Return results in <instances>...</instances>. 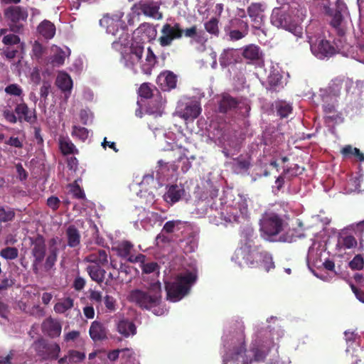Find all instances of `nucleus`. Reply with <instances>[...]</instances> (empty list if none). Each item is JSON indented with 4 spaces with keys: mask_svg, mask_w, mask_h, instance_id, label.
Returning <instances> with one entry per match:
<instances>
[{
    "mask_svg": "<svg viewBox=\"0 0 364 364\" xmlns=\"http://www.w3.org/2000/svg\"><path fill=\"white\" fill-rule=\"evenodd\" d=\"M283 335V331L279 327L272 331L269 327L256 326L250 349L247 351L245 324L242 319L237 318L226 326L223 331V364H249L262 360L274 346L275 341Z\"/></svg>",
    "mask_w": 364,
    "mask_h": 364,
    "instance_id": "nucleus-1",
    "label": "nucleus"
},
{
    "mask_svg": "<svg viewBox=\"0 0 364 364\" xmlns=\"http://www.w3.org/2000/svg\"><path fill=\"white\" fill-rule=\"evenodd\" d=\"M121 50V63L124 66L137 73L140 70L143 74L150 75L157 63V58L151 48L146 50L142 44L133 43L130 46H125Z\"/></svg>",
    "mask_w": 364,
    "mask_h": 364,
    "instance_id": "nucleus-2",
    "label": "nucleus"
},
{
    "mask_svg": "<svg viewBox=\"0 0 364 364\" xmlns=\"http://www.w3.org/2000/svg\"><path fill=\"white\" fill-rule=\"evenodd\" d=\"M197 273L196 262L193 261L188 267L179 272L172 282H166L167 299L176 302L188 294L197 280Z\"/></svg>",
    "mask_w": 364,
    "mask_h": 364,
    "instance_id": "nucleus-3",
    "label": "nucleus"
},
{
    "mask_svg": "<svg viewBox=\"0 0 364 364\" xmlns=\"http://www.w3.org/2000/svg\"><path fill=\"white\" fill-rule=\"evenodd\" d=\"M232 260L242 267H262L267 272L274 268L272 257L268 252H260L255 245L242 244L237 249L232 257Z\"/></svg>",
    "mask_w": 364,
    "mask_h": 364,
    "instance_id": "nucleus-4",
    "label": "nucleus"
},
{
    "mask_svg": "<svg viewBox=\"0 0 364 364\" xmlns=\"http://www.w3.org/2000/svg\"><path fill=\"white\" fill-rule=\"evenodd\" d=\"M129 301L141 308L151 310L156 316L164 314L167 310L159 306L161 299V286L159 282L152 283L146 291L135 289L129 296Z\"/></svg>",
    "mask_w": 364,
    "mask_h": 364,
    "instance_id": "nucleus-5",
    "label": "nucleus"
},
{
    "mask_svg": "<svg viewBox=\"0 0 364 364\" xmlns=\"http://www.w3.org/2000/svg\"><path fill=\"white\" fill-rule=\"evenodd\" d=\"M306 38L312 54L318 59L331 58L338 51V46L331 44L326 39L325 33L320 27H314L311 25L308 26Z\"/></svg>",
    "mask_w": 364,
    "mask_h": 364,
    "instance_id": "nucleus-6",
    "label": "nucleus"
},
{
    "mask_svg": "<svg viewBox=\"0 0 364 364\" xmlns=\"http://www.w3.org/2000/svg\"><path fill=\"white\" fill-rule=\"evenodd\" d=\"M124 12L118 11L112 16L106 15L100 21L102 26L106 28L107 33L118 38V41L112 43L114 49L120 50L129 43V33L126 25L122 20Z\"/></svg>",
    "mask_w": 364,
    "mask_h": 364,
    "instance_id": "nucleus-7",
    "label": "nucleus"
},
{
    "mask_svg": "<svg viewBox=\"0 0 364 364\" xmlns=\"http://www.w3.org/2000/svg\"><path fill=\"white\" fill-rule=\"evenodd\" d=\"M306 11L301 10L297 16L296 21L291 18L284 11L274 9L271 16V23L277 28H282L291 32L296 37V41L303 38V28L299 23L304 19Z\"/></svg>",
    "mask_w": 364,
    "mask_h": 364,
    "instance_id": "nucleus-8",
    "label": "nucleus"
},
{
    "mask_svg": "<svg viewBox=\"0 0 364 364\" xmlns=\"http://www.w3.org/2000/svg\"><path fill=\"white\" fill-rule=\"evenodd\" d=\"M31 255L33 257L32 267L36 274H38L42 267L46 271L50 270L57 260L56 250H52L47 255L46 262L43 265V261L46 256V245L41 238H38L33 242Z\"/></svg>",
    "mask_w": 364,
    "mask_h": 364,
    "instance_id": "nucleus-9",
    "label": "nucleus"
},
{
    "mask_svg": "<svg viewBox=\"0 0 364 364\" xmlns=\"http://www.w3.org/2000/svg\"><path fill=\"white\" fill-rule=\"evenodd\" d=\"M247 199L237 196L234 199L232 203L227 205L221 212V216L227 222L242 223L247 220L249 218Z\"/></svg>",
    "mask_w": 364,
    "mask_h": 364,
    "instance_id": "nucleus-10",
    "label": "nucleus"
},
{
    "mask_svg": "<svg viewBox=\"0 0 364 364\" xmlns=\"http://www.w3.org/2000/svg\"><path fill=\"white\" fill-rule=\"evenodd\" d=\"M261 236L267 240L279 234L284 228V220L275 213H265L259 222Z\"/></svg>",
    "mask_w": 364,
    "mask_h": 364,
    "instance_id": "nucleus-11",
    "label": "nucleus"
},
{
    "mask_svg": "<svg viewBox=\"0 0 364 364\" xmlns=\"http://www.w3.org/2000/svg\"><path fill=\"white\" fill-rule=\"evenodd\" d=\"M176 166L174 164L164 163L162 160L158 161V166L154 173L151 174L145 175L143 177L141 183L149 184L151 182H154V178L161 186L165 180H168L169 178L173 177L176 172Z\"/></svg>",
    "mask_w": 364,
    "mask_h": 364,
    "instance_id": "nucleus-12",
    "label": "nucleus"
},
{
    "mask_svg": "<svg viewBox=\"0 0 364 364\" xmlns=\"http://www.w3.org/2000/svg\"><path fill=\"white\" fill-rule=\"evenodd\" d=\"M36 355L42 360H52L58 358L60 352V346L54 342L38 340L32 345Z\"/></svg>",
    "mask_w": 364,
    "mask_h": 364,
    "instance_id": "nucleus-13",
    "label": "nucleus"
},
{
    "mask_svg": "<svg viewBox=\"0 0 364 364\" xmlns=\"http://www.w3.org/2000/svg\"><path fill=\"white\" fill-rule=\"evenodd\" d=\"M200 112L201 107L197 100L185 99L180 101L177 106V114L186 121L194 120L199 116Z\"/></svg>",
    "mask_w": 364,
    "mask_h": 364,
    "instance_id": "nucleus-14",
    "label": "nucleus"
},
{
    "mask_svg": "<svg viewBox=\"0 0 364 364\" xmlns=\"http://www.w3.org/2000/svg\"><path fill=\"white\" fill-rule=\"evenodd\" d=\"M337 9L333 16L331 25L338 31L339 35L343 36L350 27L351 20L345 4L338 1Z\"/></svg>",
    "mask_w": 364,
    "mask_h": 364,
    "instance_id": "nucleus-15",
    "label": "nucleus"
},
{
    "mask_svg": "<svg viewBox=\"0 0 364 364\" xmlns=\"http://www.w3.org/2000/svg\"><path fill=\"white\" fill-rule=\"evenodd\" d=\"M161 33V36L159 38V44L162 47H166L171 46L173 40L181 38L183 30L178 23H166L162 26Z\"/></svg>",
    "mask_w": 364,
    "mask_h": 364,
    "instance_id": "nucleus-16",
    "label": "nucleus"
},
{
    "mask_svg": "<svg viewBox=\"0 0 364 364\" xmlns=\"http://www.w3.org/2000/svg\"><path fill=\"white\" fill-rule=\"evenodd\" d=\"M159 7L160 3L158 1L140 2L138 4H134L132 10L133 13H136L137 15H139V11H141L146 16L159 20L163 17L162 14L159 11Z\"/></svg>",
    "mask_w": 364,
    "mask_h": 364,
    "instance_id": "nucleus-17",
    "label": "nucleus"
},
{
    "mask_svg": "<svg viewBox=\"0 0 364 364\" xmlns=\"http://www.w3.org/2000/svg\"><path fill=\"white\" fill-rule=\"evenodd\" d=\"M265 9V5L261 3H252L247 7V13L253 28L257 29L262 28L266 18Z\"/></svg>",
    "mask_w": 364,
    "mask_h": 364,
    "instance_id": "nucleus-18",
    "label": "nucleus"
},
{
    "mask_svg": "<svg viewBox=\"0 0 364 364\" xmlns=\"http://www.w3.org/2000/svg\"><path fill=\"white\" fill-rule=\"evenodd\" d=\"M5 17L11 23V30L18 31L21 26L16 25L20 21H25L28 17V12L20 6H9L4 11Z\"/></svg>",
    "mask_w": 364,
    "mask_h": 364,
    "instance_id": "nucleus-19",
    "label": "nucleus"
},
{
    "mask_svg": "<svg viewBox=\"0 0 364 364\" xmlns=\"http://www.w3.org/2000/svg\"><path fill=\"white\" fill-rule=\"evenodd\" d=\"M112 250L116 251L118 256L127 259L132 263L143 262L144 259H145V255L142 254H138L137 255H134L132 254L133 245L128 241L121 242L115 247H114Z\"/></svg>",
    "mask_w": 364,
    "mask_h": 364,
    "instance_id": "nucleus-20",
    "label": "nucleus"
},
{
    "mask_svg": "<svg viewBox=\"0 0 364 364\" xmlns=\"http://www.w3.org/2000/svg\"><path fill=\"white\" fill-rule=\"evenodd\" d=\"M184 194L185 190L181 185H171L167 187L164 199L166 203L173 204L179 201Z\"/></svg>",
    "mask_w": 364,
    "mask_h": 364,
    "instance_id": "nucleus-21",
    "label": "nucleus"
},
{
    "mask_svg": "<svg viewBox=\"0 0 364 364\" xmlns=\"http://www.w3.org/2000/svg\"><path fill=\"white\" fill-rule=\"evenodd\" d=\"M176 82V76L170 71L161 73L156 79L157 85L164 91L175 88Z\"/></svg>",
    "mask_w": 364,
    "mask_h": 364,
    "instance_id": "nucleus-22",
    "label": "nucleus"
},
{
    "mask_svg": "<svg viewBox=\"0 0 364 364\" xmlns=\"http://www.w3.org/2000/svg\"><path fill=\"white\" fill-rule=\"evenodd\" d=\"M42 328L49 336L55 338L60 335L62 326L58 320L48 318L43 321Z\"/></svg>",
    "mask_w": 364,
    "mask_h": 364,
    "instance_id": "nucleus-23",
    "label": "nucleus"
},
{
    "mask_svg": "<svg viewBox=\"0 0 364 364\" xmlns=\"http://www.w3.org/2000/svg\"><path fill=\"white\" fill-rule=\"evenodd\" d=\"M321 97L323 102V109L326 114H328V117L336 119L334 115H331L336 111L335 107V102L336 101V98L335 95H331L328 93L326 90H321Z\"/></svg>",
    "mask_w": 364,
    "mask_h": 364,
    "instance_id": "nucleus-24",
    "label": "nucleus"
},
{
    "mask_svg": "<svg viewBox=\"0 0 364 364\" xmlns=\"http://www.w3.org/2000/svg\"><path fill=\"white\" fill-rule=\"evenodd\" d=\"M37 32L43 38L50 40L55 36L56 28L53 23L45 19L37 26Z\"/></svg>",
    "mask_w": 364,
    "mask_h": 364,
    "instance_id": "nucleus-25",
    "label": "nucleus"
},
{
    "mask_svg": "<svg viewBox=\"0 0 364 364\" xmlns=\"http://www.w3.org/2000/svg\"><path fill=\"white\" fill-rule=\"evenodd\" d=\"M85 358V353L69 350L66 355L58 360V364H77Z\"/></svg>",
    "mask_w": 364,
    "mask_h": 364,
    "instance_id": "nucleus-26",
    "label": "nucleus"
},
{
    "mask_svg": "<svg viewBox=\"0 0 364 364\" xmlns=\"http://www.w3.org/2000/svg\"><path fill=\"white\" fill-rule=\"evenodd\" d=\"M51 50L53 55L50 57V63L54 66L62 65L66 57L69 56L70 54V50L68 48H66L65 50H63L58 46H53Z\"/></svg>",
    "mask_w": 364,
    "mask_h": 364,
    "instance_id": "nucleus-27",
    "label": "nucleus"
},
{
    "mask_svg": "<svg viewBox=\"0 0 364 364\" xmlns=\"http://www.w3.org/2000/svg\"><path fill=\"white\" fill-rule=\"evenodd\" d=\"M119 333L124 337H129L136 334V329L134 323L128 319H121L117 324Z\"/></svg>",
    "mask_w": 364,
    "mask_h": 364,
    "instance_id": "nucleus-28",
    "label": "nucleus"
},
{
    "mask_svg": "<svg viewBox=\"0 0 364 364\" xmlns=\"http://www.w3.org/2000/svg\"><path fill=\"white\" fill-rule=\"evenodd\" d=\"M135 33L141 34L143 41H151L155 39L157 35L156 28L150 23H142L135 31Z\"/></svg>",
    "mask_w": 364,
    "mask_h": 364,
    "instance_id": "nucleus-29",
    "label": "nucleus"
},
{
    "mask_svg": "<svg viewBox=\"0 0 364 364\" xmlns=\"http://www.w3.org/2000/svg\"><path fill=\"white\" fill-rule=\"evenodd\" d=\"M85 260L94 265L105 266L108 263V255L104 250H99L87 255Z\"/></svg>",
    "mask_w": 364,
    "mask_h": 364,
    "instance_id": "nucleus-30",
    "label": "nucleus"
},
{
    "mask_svg": "<svg viewBox=\"0 0 364 364\" xmlns=\"http://www.w3.org/2000/svg\"><path fill=\"white\" fill-rule=\"evenodd\" d=\"M89 333L94 341H102L107 337V331L104 326L98 322L93 321L90 327Z\"/></svg>",
    "mask_w": 364,
    "mask_h": 364,
    "instance_id": "nucleus-31",
    "label": "nucleus"
},
{
    "mask_svg": "<svg viewBox=\"0 0 364 364\" xmlns=\"http://www.w3.org/2000/svg\"><path fill=\"white\" fill-rule=\"evenodd\" d=\"M15 112L17 114L18 119L21 121L22 119L26 122H31L36 119L32 112L29 110L27 105L23 101H21L15 107Z\"/></svg>",
    "mask_w": 364,
    "mask_h": 364,
    "instance_id": "nucleus-32",
    "label": "nucleus"
},
{
    "mask_svg": "<svg viewBox=\"0 0 364 364\" xmlns=\"http://www.w3.org/2000/svg\"><path fill=\"white\" fill-rule=\"evenodd\" d=\"M59 146L64 155L78 154L77 149L68 136H60Z\"/></svg>",
    "mask_w": 364,
    "mask_h": 364,
    "instance_id": "nucleus-33",
    "label": "nucleus"
},
{
    "mask_svg": "<svg viewBox=\"0 0 364 364\" xmlns=\"http://www.w3.org/2000/svg\"><path fill=\"white\" fill-rule=\"evenodd\" d=\"M56 85L61 90L70 92L73 87V81L68 74L60 72L56 78Z\"/></svg>",
    "mask_w": 364,
    "mask_h": 364,
    "instance_id": "nucleus-34",
    "label": "nucleus"
},
{
    "mask_svg": "<svg viewBox=\"0 0 364 364\" xmlns=\"http://www.w3.org/2000/svg\"><path fill=\"white\" fill-rule=\"evenodd\" d=\"M238 106L236 100L229 95L224 94L219 101V110L221 112H226L229 109Z\"/></svg>",
    "mask_w": 364,
    "mask_h": 364,
    "instance_id": "nucleus-35",
    "label": "nucleus"
},
{
    "mask_svg": "<svg viewBox=\"0 0 364 364\" xmlns=\"http://www.w3.org/2000/svg\"><path fill=\"white\" fill-rule=\"evenodd\" d=\"M87 271L92 280L98 283L103 282L105 271L100 265L90 264L87 266Z\"/></svg>",
    "mask_w": 364,
    "mask_h": 364,
    "instance_id": "nucleus-36",
    "label": "nucleus"
},
{
    "mask_svg": "<svg viewBox=\"0 0 364 364\" xmlns=\"http://www.w3.org/2000/svg\"><path fill=\"white\" fill-rule=\"evenodd\" d=\"M363 179V176L357 175L354 177L350 178L346 183L345 187L346 193H351L353 192H359L362 189L360 182Z\"/></svg>",
    "mask_w": 364,
    "mask_h": 364,
    "instance_id": "nucleus-37",
    "label": "nucleus"
},
{
    "mask_svg": "<svg viewBox=\"0 0 364 364\" xmlns=\"http://www.w3.org/2000/svg\"><path fill=\"white\" fill-rule=\"evenodd\" d=\"M74 306V300L70 297L60 299L54 306V311L58 314H64Z\"/></svg>",
    "mask_w": 364,
    "mask_h": 364,
    "instance_id": "nucleus-38",
    "label": "nucleus"
},
{
    "mask_svg": "<svg viewBox=\"0 0 364 364\" xmlns=\"http://www.w3.org/2000/svg\"><path fill=\"white\" fill-rule=\"evenodd\" d=\"M262 55L259 48L255 45H249L244 48L243 56L245 58L255 60H258Z\"/></svg>",
    "mask_w": 364,
    "mask_h": 364,
    "instance_id": "nucleus-39",
    "label": "nucleus"
},
{
    "mask_svg": "<svg viewBox=\"0 0 364 364\" xmlns=\"http://www.w3.org/2000/svg\"><path fill=\"white\" fill-rule=\"evenodd\" d=\"M186 227V223L181 220H170L165 223L163 231L166 233H175Z\"/></svg>",
    "mask_w": 364,
    "mask_h": 364,
    "instance_id": "nucleus-40",
    "label": "nucleus"
},
{
    "mask_svg": "<svg viewBox=\"0 0 364 364\" xmlns=\"http://www.w3.org/2000/svg\"><path fill=\"white\" fill-rule=\"evenodd\" d=\"M122 364H139L136 353L131 349H122L120 359Z\"/></svg>",
    "mask_w": 364,
    "mask_h": 364,
    "instance_id": "nucleus-41",
    "label": "nucleus"
},
{
    "mask_svg": "<svg viewBox=\"0 0 364 364\" xmlns=\"http://www.w3.org/2000/svg\"><path fill=\"white\" fill-rule=\"evenodd\" d=\"M71 135L73 138L77 139L82 141H85L90 136V132L87 129L73 125L72 128Z\"/></svg>",
    "mask_w": 364,
    "mask_h": 364,
    "instance_id": "nucleus-42",
    "label": "nucleus"
},
{
    "mask_svg": "<svg viewBox=\"0 0 364 364\" xmlns=\"http://www.w3.org/2000/svg\"><path fill=\"white\" fill-rule=\"evenodd\" d=\"M68 245L70 247H76L80 241V235L78 230L74 226H70L67 229Z\"/></svg>",
    "mask_w": 364,
    "mask_h": 364,
    "instance_id": "nucleus-43",
    "label": "nucleus"
},
{
    "mask_svg": "<svg viewBox=\"0 0 364 364\" xmlns=\"http://www.w3.org/2000/svg\"><path fill=\"white\" fill-rule=\"evenodd\" d=\"M2 43L6 46L18 45V48L22 51L25 48V44L21 42L20 38L12 33L5 35L2 38Z\"/></svg>",
    "mask_w": 364,
    "mask_h": 364,
    "instance_id": "nucleus-44",
    "label": "nucleus"
},
{
    "mask_svg": "<svg viewBox=\"0 0 364 364\" xmlns=\"http://www.w3.org/2000/svg\"><path fill=\"white\" fill-rule=\"evenodd\" d=\"M15 211L8 206H0V222L6 223L13 220L15 217Z\"/></svg>",
    "mask_w": 364,
    "mask_h": 364,
    "instance_id": "nucleus-45",
    "label": "nucleus"
},
{
    "mask_svg": "<svg viewBox=\"0 0 364 364\" xmlns=\"http://www.w3.org/2000/svg\"><path fill=\"white\" fill-rule=\"evenodd\" d=\"M344 335L348 345L346 348V353H350L351 348L353 350V352H354L355 350H358V343L354 342V340L355 338V335L354 334V333L346 331H345ZM351 355L353 356V353H351Z\"/></svg>",
    "mask_w": 364,
    "mask_h": 364,
    "instance_id": "nucleus-46",
    "label": "nucleus"
},
{
    "mask_svg": "<svg viewBox=\"0 0 364 364\" xmlns=\"http://www.w3.org/2000/svg\"><path fill=\"white\" fill-rule=\"evenodd\" d=\"M357 245L356 240L351 235L341 237L338 240V245L342 250L350 249Z\"/></svg>",
    "mask_w": 364,
    "mask_h": 364,
    "instance_id": "nucleus-47",
    "label": "nucleus"
},
{
    "mask_svg": "<svg viewBox=\"0 0 364 364\" xmlns=\"http://www.w3.org/2000/svg\"><path fill=\"white\" fill-rule=\"evenodd\" d=\"M341 153L344 157H349L351 155L356 156L360 161H364V155L360 153V150L357 148H353L350 145L346 146L341 150Z\"/></svg>",
    "mask_w": 364,
    "mask_h": 364,
    "instance_id": "nucleus-48",
    "label": "nucleus"
},
{
    "mask_svg": "<svg viewBox=\"0 0 364 364\" xmlns=\"http://www.w3.org/2000/svg\"><path fill=\"white\" fill-rule=\"evenodd\" d=\"M278 114L281 117H287L292 111V107L289 103L284 101L278 102L276 104Z\"/></svg>",
    "mask_w": 364,
    "mask_h": 364,
    "instance_id": "nucleus-49",
    "label": "nucleus"
},
{
    "mask_svg": "<svg viewBox=\"0 0 364 364\" xmlns=\"http://www.w3.org/2000/svg\"><path fill=\"white\" fill-rule=\"evenodd\" d=\"M6 94L20 97L21 101H23V90L18 84H10L4 89Z\"/></svg>",
    "mask_w": 364,
    "mask_h": 364,
    "instance_id": "nucleus-50",
    "label": "nucleus"
},
{
    "mask_svg": "<svg viewBox=\"0 0 364 364\" xmlns=\"http://www.w3.org/2000/svg\"><path fill=\"white\" fill-rule=\"evenodd\" d=\"M0 255L7 260H12L18 257V251L16 247H8L0 252Z\"/></svg>",
    "mask_w": 364,
    "mask_h": 364,
    "instance_id": "nucleus-51",
    "label": "nucleus"
},
{
    "mask_svg": "<svg viewBox=\"0 0 364 364\" xmlns=\"http://www.w3.org/2000/svg\"><path fill=\"white\" fill-rule=\"evenodd\" d=\"M205 30L213 35H218L219 32L218 20L216 18H211L208 21L205 23Z\"/></svg>",
    "mask_w": 364,
    "mask_h": 364,
    "instance_id": "nucleus-52",
    "label": "nucleus"
},
{
    "mask_svg": "<svg viewBox=\"0 0 364 364\" xmlns=\"http://www.w3.org/2000/svg\"><path fill=\"white\" fill-rule=\"evenodd\" d=\"M176 163L177 164H175L176 170L177 169L178 167L181 166L183 173L187 172L191 166V163L188 157L185 156L184 154L183 156H179Z\"/></svg>",
    "mask_w": 364,
    "mask_h": 364,
    "instance_id": "nucleus-53",
    "label": "nucleus"
},
{
    "mask_svg": "<svg viewBox=\"0 0 364 364\" xmlns=\"http://www.w3.org/2000/svg\"><path fill=\"white\" fill-rule=\"evenodd\" d=\"M255 232L254 230L252 227H247L242 232V237H243L244 241L242 242V244H251L252 245H255L254 244V237Z\"/></svg>",
    "mask_w": 364,
    "mask_h": 364,
    "instance_id": "nucleus-54",
    "label": "nucleus"
},
{
    "mask_svg": "<svg viewBox=\"0 0 364 364\" xmlns=\"http://www.w3.org/2000/svg\"><path fill=\"white\" fill-rule=\"evenodd\" d=\"M232 28L241 29L248 32L249 26L247 20L233 18L230 22Z\"/></svg>",
    "mask_w": 364,
    "mask_h": 364,
    "instance_id": "nucleus-55",
    "label": "nucleus"
},
{
    "mask_svg": "<svg viewBox=\"0 0 364 364\" xmlns=\"http://www.w3.org/2000/svg\"><path fill=\"white\" fill-rule=\"evenodd\" d=\"M146 221H149L151 226H154L157 224L160 225L164 221V218L157 213L150 212L148 213L144 222Z\"/></svg>",
    "mask_w": 364,
    "mask_h": 364,
    "instance_id": "nucleus-56",
    "label": "nucleus"
},
{
    "mask_svg": "<svg viewBox=\"0 0 364 364\" xmlns=\"http://www.w3.org/2000/svg\"><path fill=\"white\" fill-rule=\"evenodd\" d=\"M349 266L352 269H362L364 266L363 257L360 255L355 256L353 259L350 262Z\"/></svg>",
    "mask_w": 364,
    "mask_h": 364,
    "instance_id": "nucleus-57",
    "label": "nucleus"
},
{
    "mask_svg": "<svg viewBox=\"0 0 364 364\" xmlns=\"http://www.w3.org/2000/svg\"><path fill=\"white\" fill-rule=\"evenodd\" d=\"M145 259L146 258L144 259L143 262H138L140 264L143 272L149 274L156 271L158 267L157 264L156 262L145 263Z\"/></svg>",
    "mask_w": 364,
    "mask_h": 364,
    "instance_id": "nucleus-58",
    "label": "nucleus"
},
{
    "mask_svg": "<svg viewBox=\"0 0 364 364\" xmlns=\"http://www.w3.org/2000/svg\"><path fill=\"white\" fill-rule=\"evenodd\" d=\"M139 95L144 98H149L152 96V89L149 83H143L139 89Z\"/></svg>",
    "mask_w": 364,
    "mask_h": 364,
    "instance_id": "nucleus-59",
    "label": "nucleus"
},
{
    "mask_svg": "<svg viewBox=\"0 0 364 364\" xmlns=\"http://www.w3.org/2000/svg\"><path fill=\"white\" fill-rule=\"evenodd\" d=\"M232 58V50H224L220 57V63L222 66H227L231 63Z\"/></svg>",
    "mask_w": 364,
    "mask_h": 364,
    "instance_id": "nucleus-60",
    "label": "nucleus"
},
{
    "mask_svg": "<svg viewBox=\"0 0 364 364\" xmlns=\"http://www.w3.org/2000/svg\"><path fill=\"white\" fill-rule=\"evenodd\" d=\"M105 358L111 362L115 361L117 358L121 359L122 349H114L110 351L105 350Z\"/></svg>",
    "mask_w": 364,
    "mask_h": 364,
    "instance_id": "nucleus-61",
    "label": "nucleus"
},
{
    "mask_svg": "<svg viewBox=\"0 0 364 364\" xmlns=\"http://www.w3.org/2000/svg\"><path fill=\"white\" fill-rule=\"evenodd\" d=\"M43 53V46L38 41H35L33 44L32 55L33 57L39 59Z\"/></svg>",
    "mask_w": 364,
    "mask_h": 364,
    "instance_id": "nucleus-62",
    "label": "nucleus"
},
{
    "mask_svg": "<svg viewBox=\"0 0 364 364\" xmlns=\"http://www.w3.org/2000/svg\"><path fill=\"white\" fill-rule=\"evenodd\" d=\"M70 191L73 193V195L77 198H83L85 197V193L77 183V181H75L73 184L70 185Z\"/></svg>",
    "mask_w": 364,
    "mask_h": 364,
    "instance_id": "nucleus-63",
    "label": "nucleus"
},
{
    "mask_svg": "<svg viewBox=\"0 0 364 364\" xmlns=\"http://www.w3.org/2000/svg\"><path fill=\"white\" fill-rule=\"evenodd\" d=\"M104 302H105V305L107 309L109 311L112 312V311H115L116 300L112 296L107 295L104 298Z\"/></svg>",
    "mask_w": 364,
    "mask_h": 364,
    "instance_id": "nucleus-64",
    "label": "nucleus"
}]
</instances>
